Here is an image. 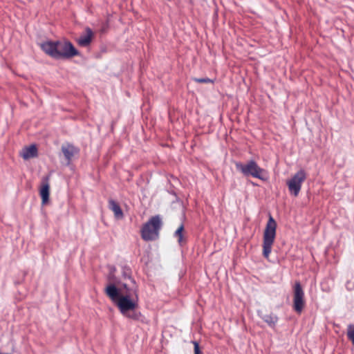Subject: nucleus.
<instances>
[{"mask_svg":"<svg viewBox=\"0 0 354 354\" xmlns=\"http://www.w3.org/2000/svg\"><path fill=\"white\" fill-rule=\"evenodd\" d=\"M104 292L116 304L122 315L133 320L139 319L140 314L135 312L136 308L138 307V302L131 299L129 295H121L118 288L112 283L106 286Z\"/></svg>","mask_w":354,"mask_h":354,"instance_id":"1","label":"nucleus"},{"mask_svg":"<svg viewBox=\"0 0 354 354\" xmlns=\"http://www.w3.org/2000/svg\"><path fill=\"white\" fill-rule=\"evenodd\" d=\"M163 223L160 215L151 216L141 227L140 234L144 241H152L159 238Z\"/></svg>","mask_w":354,"mask_h":354,"instance_id":"2","label":"nucleus"},{"mask_svg":"<svg viewBox=\"0 0 354 354\" xmlns=\"http://www.w3.org/2000/svg\"><path fill=\"white\" fill-rule=\"evenodd\" d=\"M236 168L245 176H252L259 178L261 180L268 179L267 171L259 166L257 162L254 160H250L245 163L236 162Z\"/></svg>","mask_w":354,"mask_h":354,"instance_id":"3","label":"nucleus"},{"mask_svg":"<svg viewBox=\"0 0 354 354\" xmlns=\"http://www.w3.org/2000/svg\"><path fill=\"white\" fill-rule=\"evenodd\" d=\"M277 223L270 215L263 232V255L268 259L271 253L272 245L276 237Z\"/></svg>","mask_w":354,"mask_h":354,"instance_id":"4","label":"nucleus"},{"mask_svg":"<svg viewBox=\"0 0 354 354\" xmlns=\"http://www.w3.org/2000/svg\"><path fill=\"white\" fill-rule=\"evenodd\" d=\"M306 178L307 174L304 169H301L295 173L286 183L290 193L295 196H297L300 192L302 183Z\"/></svg>","mask_w":354,"mask_h":354,"instance_id":"5","label":"nucleus"},{"mask_svg":"<svg viewBox=\"0 0 354 354\" xmlns=\"http://www.w3.org/2000/svg\"><path fill=\"white\" fill-rule=\"evenodd\" d=\"M57 59H66L79 55L78 50L68 41H57Z\"/></svg>","mask_w":354,"mask_h":354,"instance_id":"6","label":"nucleus"},{"mask_svg":"<svg viewBox=\"0 0 354 354\" xmlns=\"http://www.w3.org/2000/svg\"><path fill=\"white\" fill-rule=\"evenodd\" d=\"M306 306L304 292L300 282L296 281L293 288L292 308L297 314H301Z\"/></svg>","mask_w":354,"mask_h":354,"instance_id":"7","label":"nucleus"},{"mask_svg":"<svg viewBox=\"0 0 354 354\" xmlns=\"http://www.w3.org/2000/svg\"><path fill=\"white\" fill-rule=\"evenodd\" d=\"M50 176H46L42 178L41 185L39 189V194L41 198L42 204H46L49 201L50 196Z\"/></svg>","mask_w":354,"mask_h":354,"instance_id":"8","label":"nucleus"},{"mask_svg":"<svg viewBox=\"0 0 354 354\" xmlns=\"http://www.w3.org/2000/svg\"><path fill=\"white\" fill-rule=\"evenodd\" d=\"M40 47L46 54L57 59V41H47L41 44Z\"/></svg>","mask_w":354,"mask_h":354,"instance_id":"9","label":"nucleus"},{"mask_svg":"<svg viewBox=\"0 0 354 354\" xmlns=\"http://www.w3.org/2000/svg\"><path fill=\"white\" fill-rule=\"evenodd\" d=\"M94 34L92 30L90 28H86L85 29V34L82 35L77 40V44L80 46L86 47L88 46L93 38Z\"/></svg>","mask_w":354,"mask_h":354,"instance_id":"10","label":"nucleus"},{"mask_svg":"<svg viewBox=\"0 0 354 354\" xmlns=\"http://www.w3.org/2000/svg\"><path fill=\"white\" fill-rule=\"evenodd\" d=\"M37 155V148L35 145H31L28 147H24L21 152V156L24 160L35 158Z\"/></svg>","mask_w":354,"mask_h":354,"instance_id":"11","label":"nucleus"},{"mask_svg":"<svg viewBox=\"0 0 354 354\" xmlns=\"http://www.w3.org/2000/svg\"><path fill=\"white\" fill-rule=\"evenodd\" d=\"M109 208L114 213V216L116 218L122 219L124 217L120 206L115 201L112 199L109 201Z\"/></svg>","mask_w":354,"mask_h":354,"instance_id":"12","label":"nucleus"},{"mask_svg":"<svg viewBox=\"0 0 354 354\" xmlns=\"http://www.w3.org/2000/svg\"><path fill=\"white\" fill-rule=\"evenodd\" d=\"M62 151L64 153V157L67 160H71L75 153L77 152V149L71 145H67L62 147Z\"/></svg>","mask_w":354,"mask_h":354,"instance_id":"13","label":"nucleus"},{"mask_svg":"<svg viewBox=\"0 0 354 354\" xmlns=\"http://www.w3.org/2000/svg\"><path fill=\"white\" fill-rule=\"evenodd\" d=\"M184 225L181 224L174 232V236L177 239L179 245H182L185 243L183 236Z\"/></svg>","mask_w":354,"mask_h":354,"instance_id":"14","label":"nucleus"},{"mask_svg":"<svg viewBox=\"0 0 354 354\" xmlns=\"http://www.w3.org/2000/svg\"><path fill=\"white\" fill-rule=\"evenodd\" d=\"M263 320L270 326H274L277 322L278 318L277 316L268 315H266Z\"/></svg>","mask_w":354,"mask_h":354,"instance_id":"15","label":"nucleus"},{"mask_svg":"<svg viewBox=\"0 0 354 354\" xmlns=\"http://www.w3.org/2000/svg\"><path fill=\"white\" fill-rule=\"evenodd\" d=\"M346 335L348 339L352 342L354 346V324H351L348 325Z\"/></svg>","mask_w":354,"mask_h":354,"instance_id":"16","label":"nucleus"},{"mask_svg":"<svg viewBox=\"0 0 354 354\" xmlns=\"http://www.w3.org/2000/svg\"><path fill=\"white\" fill-rule=\"evenodd\" d=\"M194 81L198 83H213V81L209 78H194Z\"/></svg>","mask_w":354,"mask_h":354,"instance_id":"17","label":"nucleus"},{"mask_svg":"<svg viewBox=\"0 0 354 354\" xmlns=\"http://www.w3.org/2000/svg\"><path fill=\"white\" fill-rule=\"evenodd\" d=\"M194 354H203L200 349L199 344L197 342H193Z\"/></svg>","mask_w":354,"mask_h":354,"instance_id":"18","label":"nucleus"}]
</instances>
